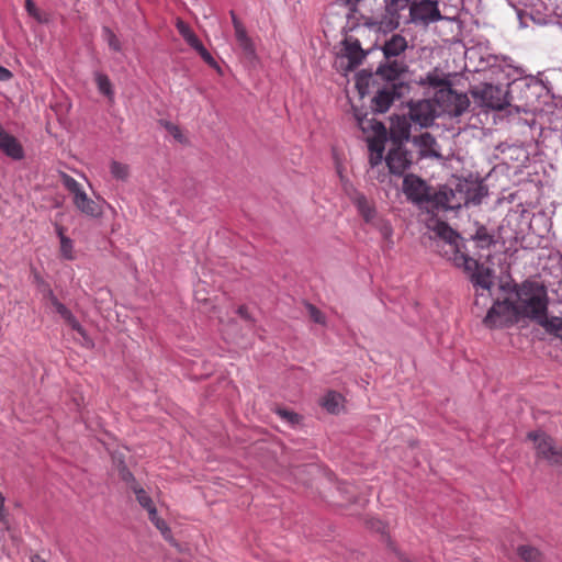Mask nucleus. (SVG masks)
I'll return each instance as SVG.
<instances>
[{
	"instance_id": "obj_46",
	"label": "nucleus",
	"mask_w": 562,
	"mask_h": 562,
	"mask_svg": "<svg viewBox=\"0 0 562 562\" xmlns=\"http://www.w3.org/2000/svg\"><path fill=\"white\" fill-rule=\"evenodd\" d=\"M45 297L49 301L52 306L55 305V302H59V300L57 299V296L54 294L53 290H50V289L47 290Z\"/></svg>"
},
{
	"instance_id": "obj_45",
	"label": "nucleus",
	"mask_w": 562,
	"mask_h": 562,
	"mask_svg": "<svg viewBox=\"0 0 562 562\" xmlns=\"http://www.w3.org/2000/svg\"><path fill=\"white\" fill-rule=\"evenodd\" d=\"M237 313L240 315V317H243L244 319L246 321H252L251 319V316L249 315L248 313V310L246 306H239L238 310H237Z\"/></svg>"
},
{
	"instance_id": "obj_22",
	"label": "nucleus",
	"mask_w": 562,
	"mask_h": 562,
	"mask_svg": "<svg viewBox=\"0 0 562 562\" xmlns=\"http://www.w3.org/2000/svg\"><path fill=\"white\" fill-rule=\"evenodd\" d=\"M149 520L154 524V526L161 532L164 539L171 544H176L172 532L168 527L167 522L158 516L157 509H151L148 513Z\"/></svg>"
},
{
	"instance_id": "obj_23",
	"label": "nucleus",
	"mask_w": 562,
	"mask_h": 562,
	"mask_svg": "<svg viewBox=\"0 0 562 562\" xmlns=\"http://www.w3.org/2000/svg\"><path fill=\"white\" fill-rule=\"evenodd\" d=\"M176 27L179 34L183 37V40L190 45L193 49L198 47L202 42L194 34L192 29L183 22L181 19H178L176 22Z\"/></svg>"
},
{
	"instance_id": "obj_26",
	"label": "nucleus",
	"mask_w": 562,
	"mask_h": 562,
	"mask_svg": "<svg viewBox=\"0 0 562 562\" xmlns=\"http://www.w3.org/2000/svg\"><path fill=\"white\" fill-rule=\"evenodd\" d=\"M131 490L134 492L138 504L150 513L151 509H156L151 497L147 494V492L140 487L139 485H132Z\"/></svg>"
},
{
	"instance_id": "obj_14",
	"label": "nucleus",
	"mask_w": 562,
	"mask_h": 562,
	"mask_svg": "<svg viewBox=\"0 0 562 562\" xmlns=\"http://www.w3.org/2000/svg\"><path fill=\"white\" fill-rule=\"evenodd\" d=\"M528 438L533 440L538 457L546 459L552 465L562 464V450H559L552 439L540 432H529Z\"/></svg>"
},
{
	"instance_id": "obj_5",
	"label": "nucleus",
	"mask_w": 562,
	"mask_h": 562,
	"mask_svg": "<svg viewBox=\"0 0 562 562\" xmlns=\"http://www.w3.org/2000/svg\"><path fill=\"white\" fill-rule=\"evenodd\" d=\"M428 79L431 86L439 88L435 94V101L442 112L451 116H460L468 110L470 100L465 93H458L452 90L443 79L434 76H429Z\"/></svg>"
},
{
	"instance_id": "obj_18",
	"label": "nucleus",
	"mask_w": 562,
	"mask_h": 562,
	"mask_svg": "<svg viewBox=\"0 0 562 562\" xmlns=\"http://www.w3.org/2000/svg\"><path fill=\"white\" fill-rule=\"evenodd\" d=\"M412 0H391L389 2V30L398 27L401 20L405 21L406 10L409 12Z\"/></svg>"
},
{
	"instance_id": "obj_9",
	"label": "nucleus",
	"mask_w": 562,
	"mask_h": 562,
	"mask_svg": "<svg viewBox=\"0 0 562 562\" xmlns=\"http://www.w3.org/2000/svg\"><path fill=\"white\" fill-rule=\"evenodd\" d=\"M445 18L439 11L437 1L419 0L412 2L409 7V14L405 16V22L428 26L430 23H435Z\"/></svg>"
},
{
	"instance_id": "obj_38",
	"label": "nucleus",
	"mask_w": 562,
	"mask_h": 562,
	"mask_svg": "<svg viewBox=\"0 0 562 562\" xmlns=\"http://www.w3.org/2000/svg\"><path fill=\"white\" fill-rule=\"evenodd\" d=\"M161 125L179 142L183 140L181 130L176 124L169 121H161Z\"/></svg>"
},
{
	"instance_id": "obj_16",
	"label": "nucleus",
	"mask_w": 562,
	"mask_h": 562,
	"mask_svg": "<svg viewBox=\"0 0 562 562\" xmlns=\"http://www.w3.org/2000/svg\"><path fill=\"white\" fill-rule=\"evenodd\" d=\"M0 149L10 158L20 160L24 156L20 142L0 125Z\"/></svg>"
},
{
	"instance_id": "obj_3",
	"label": "nucleus",
	"mask_w": 562,
	"mask_h": 562,
	"mask_svg": "<svg viewBox=\"0 0 562 562\" xmlns=\"http://www.w3.org/2000/svg\"><path fill=\"white\" fill-rule=\"evenodd\" d=\"M390 120L389 142H392V147L389 149V172L402 175L413 162V155L403 146V142L409 139L411 125L405 116H392Z\"/></svg>"
},
{
	"instance_id": "obj_41",
	"label": "nucleus",
	"mask_w": 562,
	"mask_h": 562,
	"mask_svg": "<svg viewBox=\"0 0 562 562\" xmlns=\"http://www.w3.org/2000/svg\"><path fill=\"white\" fill-rule=\"evenodd\" d=\"M120 475L123 481L130 484V487L132 485H138L133 476V474L126 469L125 465H122L120 469Z\"/></svg>"
},
{
	"instance_id": "obj_6",
	"label": "nucleus",
	"mask_w": 562,
	"mask_h": 562,
	"mask_svg": "<svg viewBox=\"0 0 562 562\" xmlns=\"http://www.w3.org/2000/svg\"><path fill=\"white\" fill-rule=\"evenodd\" d=\"M368 53L361 47L358 38L352 35H346L336 54L334 66L337 71L347 75L362 63Z\"/></svg>"
},
{
	"instance_id": "obj_35",
	"label": "nucleus",
	"mask_w": 562,
	"mask_h": 562,
	"mask_svg": "<svg viewBox=\"0 0 562 562\" xmlns=\"http://www.w3.org/2000/svg\"><path fill=\"white\" fill-rule=\"evenodd\" d=\"M487 194V191L482 186H475L473 190L468 191L467 203L480 204L482 199Z\"/></svg>"
},
{
	"instance_id": "obj_34",
	"label": "nucleus",
	"mask_w": 562,
	"mask_h": 562,
	"mask_svg": "<svg viewBox=\"0 0 562 562\" xmlns=\"http://www.w3.org/2000/svg\"><path fill=\"white\" fill-rule=\"evenodd\" d=\"M95 82H97L99 91L102 94H104L109 98H111L113 95L112 85L106 75L98 72L95 75Z\"/></svg>"
},
{
	"instance_id": "obj_8",
	"label": "nucleus",
	"mask_w": 562,
	"mask_h": 562,
	"mask_svg": "<svg viewBox=\"0 0 562 562\" xmlns=\"http://www.w3.org/2000/svg\"><path fill=\"white\" fill-rule=\"evenodd\" d=\"M64 184L66 189L72 194V202L75 206L85 215L98 218L103 214V209L100 203L90 199L82 186L72 177L65 176Z\"/></svg>"
},
{
	"instance_id": "obj_15",
	"label": "nucleus",
	"mask_w": 562,
	"mask_h": 562,
	"mask_svg": "<svg viewBox=\"0 0 562 562\" xmlns=\"http://www.w3.org/2000/svg\"><path fill=\"white\" fill-rule=\"evenodd\" d=\"M408 115H404L408 122H415L420 126H428L436 116L434 104L429 100H420L409 105ZM393 116H396L395 114Z\"/></svg>"
},
{
	"instance_id": "obj_7",
	"label": "nucleus",
	"mask_w": 562,
	"mask_h": 562,
	"mask_svg": "<svg viewBox=\"0 0 562 562\" xmlns=\"http://www.w3.org/2000/svg\"><path fill=\"white\" fill-rule=\"evenodd\" d=\"M518 317L520 316L510 297L504 301L495 302L484 317L483 324L491 329L501 328L516 323Z\"/></svg>"
},
{
	"instance_id": "obj_48",
	"label": "nucleus",
	"mask_w": 562,
	"mask_h": 562,
	"mask_svg": "<svg viewBox=\"0 0 562 562\" xmlns=\"http://www.w3.org/2000/svg\"><path fill=\"white\" fill-rule=\"evenodd\" d=\"M31 562H46L43 558H41L38 554H35L31 558Z\"/></svg>"
},
{
	"instance_id": "obj_42",
	"label": "nucleus",
	"mask_w": 562,
	"mask_h": 562,
	"mask_svg": "<svg viewBox=\"0 0 562 562\" xmlns=\"http://www.w3.org/2000/svg\"><path fill=\"white\" fill-rule=\"evenodd\" d=\"M369 528L376 532H384V524L378 519H370L368 521Z\"/></svg>"
},
{
	"instance_id": "obj_32",
	"label": "nucleus",
	"mask_w": 562,
	"mask_h": 562,
	"mask_svg": "<svg viewBox=\"0 0 562 562\" xmlns=\"http://www.w3.org/2000/svg\"><path fill=\"white\" fill-rule=\"evenodd\" d=\"M408 86L403 82H389V105L395 100L402 98L407 91Z\"/></svg>"
},
{
	"instance_id": "obj_24",
	"label": "nucleus",
	"mask_w": 562,
	"mask_h": 562,
	"mask_svg": "<svg viewBox=\"0 0 562 562\" xmlns=\"http://www.w3.org/2000/svg\"><path fill=\"white\" fill-rule=\"evenodd\" d=\"M517 554L525 562H542V552L532 546L522 544L517 548Z\"/></svg>"
},
{
	"instance_id": "obj_13",
	"label": "nucleus",
	"mask_w": 562,
	"mask_h": 562,
	"mask_svg": "<svg viewBox=\"0 0 562 562\" xmlns=\"http://www.w3.org/2000/svg\"><path fill=\"white\" fill-rule=\"evenodd\" d=\"M338 175L342 186L344 192L348 195L351 202L357 206L358 212L367 223H371L375 217V209L368 201V199L359 192L352 182H350L338 169Z\"/></svg>"
},
{
	"instance_id": "obj_2",
	"label": "nucleus",
	"mask_w": 562,
	"mask_h": 562,
	"mask_svg": "<svg viewBox=\"0 0 562 562\" xmlns=\"http://www.w3.org/2000/svg\"><path fill=\"white\" fill-rule=\"evenodd\" d=\"M403 191L409 201L427 213H434L439 210H453L460 206V202L456 201V194L451 189L447 187L438 190L434 189L414 175H408L404 178Z\"/></svg>"
},
{
	"instance_id": "obj_27",
	"label": "nucleus",
	"mask_w": 562,
	"mask_h": 562,
	"mask_svg": "<svg viewBox=\"0 0 562 562\" xmlns=\"http://www.w3.org/2000/svg\"><path fill=\"white\" fill-rule=\"evenodd\" d=\"M407 48V42L405 37L401 35H393L391 40H389V58L393 56H398Z\"/></svg>"
},
{
	"instance_id": "obj_33",
	"label": "nucleus",
	"mask_w": 562,
	"mask_h": 562,
	"mask_svg": "<svg viewBox=\"0 0 562 562\" xmlns=\"http://www.w3.org/2000/svg\"><path fill=\"white\" fill-rule=\"evenodd\" d=\"M102 37L108 43L109 47L112 50L121 52V49H122L121 42L110 27H108V26L102 27Z\"/></svg>"
},
{
	"instance_id": "obj_44",
	"label": "nucleus",
	"mask_w": 562,
	"mask_h": 562,
	"mask_svg": "<svg viewBox=\"0 0 562 562\" xmlns=\"http://www.w3.org/2000/svg\"><path fill=\"white\" fill-rule=\"evenodd\" d=\"M11 78H12V72L9 69L0 66V80L7 81V80H10Z\"/></svg>"
},
{
	"instance_id": "obj_37",
	"label": "nucleus",
	"mask_w": 562,
	"mask_h": 562,
	"mask_svg": "<svg viewBox=\"0 0 562 562\" xmlns=\"http://www.w3.org/2000/svg\"><path fill=\"white\" fill-rule=\"evenodd\" d=\"M25 9L27 13L33 16L36 21L43 23L46 22L47 19L41 13V11L36 8L32 0H25Z\"/></svg>"
},
{
	"instance_id": "obj_30",
	"label": "nucleus",
	"mask_w": 562,
	"mask_h": 562,
	"mask_svg": "<svg viewBox=\"0 0 562 562\" xmlns=\"http://www.w3.org/2000/svg\"><path fill=\"white\" fill-rule=\"evenodd\" d=\"M473 238L477 243V246L481 248H486L494 244V237L487 232V229L484 226H480L476 229V233L473 236Z\"/></svg>"
},
{
	"instance_id": "obj_1",
	"label": "nucleus",
	"mask_w": 562,
	"mask_h": 562,
	"mask_svg": "<svg viewBox=\"0 0 562 562\" xmlns=\"http://www.w3.org/2000/svg\"><path fill=\"white\" fill-rule=\"evenodd\" d=\"M356 88L362 98L373 94L371 100L372 115L386 112V61H381L374 72L369 69L361 70L357 75ZM352 109L368 146L370 168L367 175L370 180L383 183L386 179L382 162L386 145V127L383 122L378 121L374 116L368 117V113L362 115L357 108Z\"/></svg>"
},
{
	"instance_id": "obj_50",
	"label": "nucleus",
	"mask_w": 562,
	"mask_h": 562,
	"mask_svg": "<svg viewBox=\"0 0 562 562\" xmlns=\"http://www.w3.org/2000/svg\"><path fill=\"white\" fill-rule=\"evenodd\" d=\"M560 467H562V464Z\"/></svg>"
},
{
	"instance_id": "obj_29",
	"label": "nucleus",
	"mask_w": 562,
	"mask_h": 562,
	"mask_svg": "<svg viewBox=\"0 0 562 562\" xmlns=\"http://www.w3.org/2000/svg\"><path fill=\"white\" fill-rule=\"evenodd\" d=\"M57 234L60 238V251L64 258L72 259V241L70 238L65 236L64 228L61 226H57Z\"/></svg>"
},
{
	"instance_id": "obj_20",
	"label": "nucleus",
	"mask_w": 562,
	"mask_h": 562,
	"mask_svg": "<svg viewBox=\"0 0 562 562\" xmlns=\"http://www.w3.org/2000/svg\"><path fill=\"white\" fill-rule=\"evenodd\" d=\"M414 143L419 147L422 155L435 157L439 156L436 149L437 142L431 134L423 133L418 137L414 138Z\"/></svg>"
},
{
	"instance_id": "obj_36",
	"label": "nucleus",
	"mask_w": 562,
	"mask_h": 562,
	"mask_svg": "<svg viewBox=\"0 0 562 562\" xmlns=\"http://www.w3.org/2000/svg\"><path fill=\"white\" fill-rule=\"evenodd\" d=\"M277 413L282 419H284L291 425H296L301 420V416L299 414L288 409L279 408Z\"/></svg>"
},
{
	"instance_id": "obj_43",
	"label": "nucleus",
	"mask_w": 562,
	"mask_h": 562,
	"mask_svg": "<svg viewBox=\"0 0 562 562\" xmlns=\"http://www.w3.org/2000/svg\"><path fill=\"white\" fill-rule=\"evenodd\" d=\"M5 517H7L5 496L0 491V521L4 520Z\"/></svg>"
},
{
	"instance_id": "obj_17",
	"label": "nucleus",
	"mask_w": 562,
	"mask_h": 562,
	"mask_svg": "<svg viewBox=\"0 0 562 562\" xmlns=\"http://www.w3.org/2000/svg\"><path fill=\"white\" fill-rule=\"evenodd\" d=\"M233 25L235 29L236 41L244 52L245 56L251 58L255 56V46L251 38L247 35L246 29L237 16L232 12Z\"/></svg>"
},
{
	"instance_id": "obj_49",
	"label": "nucleus",
	"mask_w": 562,
	"mask_h": 562,
	"mask_svg": "<svg viewBox=\"0 0 562 562\" xmlns=\"http://www.w3.org/2000/svg\"><path fill=\"white\" fill-rule=\"evenodd\" d=\"M384 57L386 58V42L381 46Z\"/></svg>"
},
{
	"instance_id": "obj_47",
	"label": "nucleus",
	"mask_w": 562,
	"mask_h": 562,
	"mask_svg": "<svg viewBox=\"0 0 562 562\" xmlns=\"http://www.w3.org/2000/svg\"><path fill=\"white\" fill-rule=\"evenodd\" d=\"M360 0H344V3L351 10L353 11L357 3L359 2Z\"/></svg>"
},
{
	"instance_id": "obj_19",
	"label": "nucleus",
	"mask_w": 562,
	"mask_h": 562,
	"mask_svg": "<svg viewBox=\"0 0 562 562\" xmlns=\"http://www.w3.org/2000/svg\"><path fill=\"white\" fill-rule=\"evenodd\" d=\"M53 307L64 319L66 325H68L71 329L77 331L82 338L88 340L86 329L80 325V323L77 321L75 315L71 313V311L65 304H63L60 301L55 302V305Z\"/></svg>"
},
{
	"instance_id": "obj_21",
	"label": "nucleus",
	"mask_w": 562,
	"mask_h": 562,
	"mask_svg": "<svg viewBox=\"0 0 562 562\" xmlns=\"http://www.w3.org/2000/svg\"><path fill=\"white\" fill-rule=\"evenodd\" d=\"M547 331L553 333L557 337L562 339V318L560 317H547V313H542L536 321Z\"/></svg>"
},
{
	"instance_id": "obj_11",
	"label": "nucleus",
	"mask_w": 562,
	"mask_h": 562,
	"mask_svg": "<svg viewBox=\"0 0 562 562\" xmlns=\"http://www.w3.org/2000/svg\"><path fill=\"white\" fill-rule=\"evenodd\" d=\"M427 227L435 233V236L443 241V246L448 247V249L445 250V256H448L450 260L454 262L457 255H464L460 250V235L445 222L431 217L427 221Z\"/></svg>"
},
{
	"instance_id": "obj_39",
	"label": "nucleus",
	"mask_w": 562,
	"mask_h": 562,
	"mask_svg": "<svg viewBox=\"0 0 562 562\" xmlns=\"http://www.w3.org/2000/svg\"><path fill=\"white\" fill-rule=\"evenodd\" d=\"M307 311L310 317L317 324H324L325 323V316L324 314L314 305L307 304Z\"/></svg>"
},
{
	"instance_id": "obj_28",
	"label": "nucleus",
	"mask_w": 562,
	"mask_h": 562,
	"mask_svg": "<svg viewBox=\"0 0 562 562\" xmlns=\"http://www.w3.org/2000/svg\"><path fill=\"white\" fill-rule=\"evenodd\" d=\"M110 172L116 180L125 181L130 177V167L126 164L113 160L110 164Z\"/></svg>"
},
{
	"instance_id": "obj_25",
	"label": "nucleus",
	"mask_w": 562,
	"mask_h": 562,
	"mask_svg": "<svg viewBox=\"0 0 562 562\" xmlns=\"http://www.w3.org/2000/svg\"><path fill=\"white\" fill-rule=\"evenodd\" d=\"M342 396L335 392L329 391L322 400V406L326 408L329 413H338L341 406Z\"/></svg>"
},
{
	"instance_id": "obj_40",
	"label": "nucleus",
	"mask_w": 562,
	"mask_h": 562,
	"mask_svg": "<svg viewBox=\"0 0 562 562\" xmlns=\"http://www.w3.org/2000/svg\"><path fill=\"white\" fill-rule=\"evenodd\" d=\"M199 55L201 56V58L210 66H215L216 65V61L214 60V58L212 57V55L207 52V49L203 46V44L201 43L198 47L194 48Z\"/></svg>"
},
{
	"instance_id": "obj_4",
	"label": "nucleus",
	"mask_w": 562,
	"mask_h": 562,
	"mask_svg": "<svg viewBox=\"0 0 562 562\" xmlns=\"http://www.w3.org/2000/svg\"><path fill=\"white\" fill-rule=\"evenodd\" d=\"M512 300L521 317L537 321L542 313H547V290L538 282L525 281L515 289Z\"/></svg>"
},
{
	"instance_id": "obj_31",
	"label": "nucleus",
	"mask_w": 562,
	"mask_h": 562,
	"mask_svg": "<svg viewBox=\"0 0 562 562\" xmlns=\"http://www.w3.org/2000/svg\"><path fill=\"white\" fill-rule=\"evenodd\" d=\"M407 70V65L403 60H391L389 58V82H392L396 77Z\"/></svg>"
},
{
	"instance_id": "obj_10",
	"label": "nucleus",
	"mask_w": 562,
	"mask_h": 562,
	"mask_svg": "<svg viewBox=\"0 0 562 562\" xmlns=\"http://www.w3.org/2000/svg\"><path fill=\"white\" fill-rule=\"evenodd\" d=\"M454 265L470 274L471 281L475 286L490 291L493 285L492 270L480 265L475 259L467 255H457Z\"/></svg>"
},
{
	"instance_id": "obj_12",
	"label": "nucleus",
	"mask_w": 562,
	"mask_h": 562,
	"mask_svg": "<svg viewBox=\"0 0 562 562\" xmlns=\"http://www.w3.org/2000/svg\"><path fill=\"white\" fill-rule=\"evenodd\" d=\"M472 94L480 100L481 105L493 110H503L509 104L507 92L498 86L484 85L482 88H475Z\"/></svg>"
}]
</instances>
